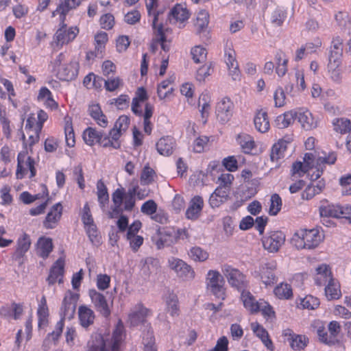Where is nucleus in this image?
Here are the masks:
<instances>
[{
  "mask_svg": "<svg viewBox=\"0 0 351 351\" xmlns=\"http://www.w3.org/2000/svg\"><path fill=\"white\" fill-rule=\"evenodd\" d=\"M254 123L256 129L261 133L268 132L270 128L267 113L262 110L256 112L254 119Z\"/></svg>",
  "mask_w": 351,
  "mask_h": 351,
  "instance_id": "nucleus-42",
  "label": "nucleus"
},
{
  "mask_svg": "<svg viewBox=\"0 0 351 351\" xmlns=\"http://www.w3.org/2000/svg\"><path fill=\"white\" fill-rule=\"evenodd\" d=\"M79 29L76 27H68L66 25H62L56 31L53 36V41L58 49H60L64 45L69 44L73 41L77 34Z\"/></svg>",
  "mask_w": 351,
  "mask_h": 351,
  "instance_id": "nucleus-14",
  "label": "nucleus"
},
{
  "mask_svg": "<svg viewBox=\"0 0 351 351\" xmlns=\"http://www.w3.org/2000/svg\"><path fill=\"white\" fill-rule=\"evenodd\" d=\"M123 86V81L119 77L108 78L104 81V88L108 92H114Z\"/></svg>",
  "mask_w": 351,
  "mask_h": 351,
  "instance_id": "nucleus-62",
  "label": "nucleus"
},
{
  "mask_svg": "<svg viewBox=\"0 0 351 351\" xmlns=\"http://www.w3.org/2000/svg\"><path fill=\"white\" fill-rule=\"evenodd\" d=\"M324 156H319L316 158L315 168L317 169V173L315 174V178L317 179L320 177L323 172L324 168L326 165H333L337 160V154L335 152H329L328 154L323 153Z\"/></svg>",
  "mask_w": 351,
  "mask_h": 351,
  "instance_id": "nucleus-33",
  "label": "nucleus"
},
{
  "mask_svg": "<svg viewBox=\"0 0 351 351\" xmlns=\"http://www.w3.org/2000/svg\"><path fill=\"white\" fill-rule=\"evenodd\" d=\"M108 40V34L105 32H99L95 36V50L99 53H104L106 45Z\"/></svg>",
  "mask_w": 351,
  "mask_h": 351,
  "instance_id": "nucleus-61",
  "label": "nucleus"
},
{
  "mask_svg": "<svg viewBox=\"0 0 351 351\" xmlns=\"http://www.w3.org/2000/svg\"><path fill=\"white\" fill-rule=\"evenodd\" d=\"M53 249V244L51 238L44 236L38 238L36 244V253L39 257L47 259Z\"/></svg>",
  "mask_w": 351,
  "mask_h": 351,
  "instance_id": "nucleus-27",
  "label": "nucleus"
},
{
  "mask_svg": "<svg viewBox=\"0 0 351 351\" xmlns=\"http://www.w3.org/2000/svg\"><path fill=\"white\" fill-rule=\"evenodd\" d=\"M289 346L294 351L304 350L309 343V339L304 335L290 334L288 338Z\"/></svg>",
  "mask_w": 351,
  "mask_h": 351,
  "instance_id": "nucleus-39",
  "label": "nucleus"
},
{
  "mask_svg": "<svg viewBox=\"0 0 351 351\" xmlns=\"http://www.w3.org/2000/svg\"><path fill=\"white\" fill-rule=\"evenodd\" d=\"M78 317L80 325L88 328L94 323V311L86 305H81L78 308Z\"/></svg>",
  "mask_w": 351,
  "mask_h": 351,
  "instance_id": "nucleus-36",
  "label": "nucleus"
},
{
  "mask_svg": "<svg viewBox=\"0 0 351 351\" xmlns=\"http://www.w3.org/2000/svg\"><path fill=\"white\" fill-rule=\"evenodd\" d=\"M320 302L319 298L311 295H306L300 300L299 305L304 309L314 310L319 307Z\"/></svg>",
  "mask_w": 351,
  "mask_h": 351,
  "instance_id": "nucleus-56",
  "label": "nucleus"
},
{
  "mask_svg": "<svg viewBox=\"0 0 351 351\" xmlns=\"http://www.w3.org/2000/svg\"><path fill=\"white\" fill-rule=\"evenodd\" d=\"M241 299L244 307L250 314H256L260 311V300L256 301L255 297L249 291L243 290Z\"/></svg>",
  "mask_w": 351,
  "mask_h": 351,
  "instance_id": "nucleus-30",
  "label": "nucleus"
},
{
  "mask_svg": "<svg viewBox=\"0 0 351 351\" xmlns=\"http://www.w3.org/2000/svg\"><path fill=\"white\" fill-rule=\"evenodd\" d=\"M28 173L30 179L36 176V161L28 154L27 150H21L17 155L16 177L19 180H22Z\"/></svg>",
  "mask_w": 351,
  "mask_h": 351,
  "instance_id": "nucleus-5",
  "label": "nucleus"
},
{
  "mask_svg": "<svg viewBox=\"0 0 351 351\" xmlns=\"http://www.w3.org/2000/svg\"><path fill=\"white\" fill-rule=\"evenodd\" d=\"M298 112L290 110L277 117L276 123L279 128H285L292 124L297 118Z\"/></svg>",
  "mask_w": 351,
  "mask_h": 351,
  "instance_id": "nucleus-47",
  "label": "nucleus"
},
{
  "mask_svg": "<svg viewBox=\"0 0 351 351\" xmlns=\"http://www.w3.org/2000/svg\"><path fill=\"white\" fill-rule=\"evenodd\" d=\"M90 241L95 245L101 243V236L95 223L84 226Z\"/></svg>",
  "mask_w": 351,
  "mask_h": 351,
  "instance_id": "nucleus-59",
  "label": "nucleus"
},
{
  "mask_svg": "<svg viewBox=\"0 0 351 351\" xmlns=\"http://www.w3.org/2000/svg\"><path fill=\"white\" fill-rule=\"evenodd\" d=\"M191 53L195 63H201L206 60L207 55L206 49L200 45L192 48Z\"/></svg>",
  "mask_w": 351,
  "mask_h": 351,
  "instance_id": "nucleus-63",
  "label": "nucleus"
},
{
  "mask_svg": "<svg viewBox=\"0 0 351 351\" xmlns=\"http://www.w3.org/2000/svg\"><path fill=\"white\" fill-rule=\"evenodd\" d=\"M143 343L144 345L143 351H158L155 343V337L152 332H147L143 338Z\"/></svg>",
  "mask_w": 351,
  "mask_h": 351,
  "instance_id": "nucleus-64",
  "label": "nucleus"
},
{
  "mask_svg": "<svg viewBox=\"0 0 351 351\" xmlns=\"http://www.w3.org/2000/svg\"><path fill=\"white\" fill-rule=\"evenodd\" d=\"M198 107L202 117L207 116L210 108V96L207 93H202L199 97Z\"/></svg>",
  "mask_w": 351,
  "mask_h": 351,
  "instance_id": "nucleus-57",
  "label": "nucleus"
},
{
  "mask_svg": "<svg viewBox=\"0 0 351 351\" xmlns=\"http://www.w3.org/2000/svg\"><path fill=\"white\" fill-rule=\"evenodd\" d=\"M47 119V114L43 110H38L36 116L35 114H30L26 121L25 130L42 131L43 124Z\"/></svg>",
  "mask_w": 351,
  "mask_h": 351,
  "instance_id": "nucleus-25",
  "label": "nucleus"
},
{
  "mask_svg": "<svg viewBox=\"0 0 351 351\" xmlns=\"http://www.w3.org/2000/svg\"><path fill=\"white\" fill-rule=\"evenodd\" d=\"M175 80V75H171L158 84L157 95L160 99H169L173 95L175 90L173 84Z\"/></svg>",
  "mask_w": 351,
  "mask_h": 351,
  "instance_id": "nucleus-24",
  "label": "nucleus"
},
{
  "mask_svg": "<svg viewBox=\"0 0 351 351\" xmlns=\"http://www.w3.org/2000/svg\"><path fill=\"white\" fill-rule=\"evenodd\" d=\"M38 325L39 328H45L49 324V308L45 295H43L38 303L37 309Z\"/></svg>",
  "mask_w": 351,
  "mask_h": 351,
  "instance_id": "nucleus-32",
  "label": "nucleus"
},
{
  "mask_svg": "<svg viewBox=\"0 0 351 351\" xmlns=\"http://www.w3.org/2000/svg\"><path fill=\"white\" fill-rule=\"evenodd\" d=\"M166 311L171 317L180 315V305L178 295L173 292H169L165 298Z\"/></svg>",
  "mask_w": 351,
  "mask_h": 351,
  "instance_id": "nucleus-38",
  "label": "nucleus"
},
{
  "mask_svg": "<svg viewBox=\"0 0 351 351\" xmlns=\"http://www.w3.org/2000/svg\"><path fill=\"white\" fill-rule=\"evenodd\" d=\"M293 136L287 134L275 143L271 149L270 158L273 162H278L284 158L287 146L293 141Z\"/></svg>",
  "mask_w": 351,
  "mask_h": 351,
  "instance_id": "nucleus-18",
  "label": "nucleus"
},
{
  "mask_svg": "<svg viewBox=\"0 0 351 351\" xmlns=\"http://www.w3.org/2000/svg\"><path fill=\"white\" fill-rule=\"evenodd\" d=\"M156 146L160 154L169 156L173 153L176 146V141L173 137L166 136L160 138L156 143Z\"/></svg>",
  "mask_w": 351,
  "mask_h": 351,
  "instance_id": "nucleus-26",
  "label": "nucleus"
},
{
  "mask_svg": "<svg viewBox=\"0 0 351 351\" xmlns=\"http://www.w3.org/2000/svg\"><path fill=\"white\" fill-rule=\"evenodd\" d=\"M125 338V328L123 322L119 319L112 332L110 341V350L119 351L120 346ZM86 351H108L106 341L101 335H95L88 342Z\"/></svg>",
  "mask_w": 351,
  "mask_h": 351,
  "instance_id": "nucleus-3",
  "label": "nucleus"
},
{
  "mask_svg": "<svg viewBox=\"0 0 351 351\" xmlns=\"http://www.w3.org/2000/svg\"><path fill=\"white\" fill-rule=\"evenodd\" d=\"M32 244L30 237L28 234L23 233L17 239L14 252L12 254V259L18 262L20 265L24 262V257L30 249Z\"/></svg>",
  "mask_w": 351,
  "mask_h": 351,
  "instance_id": "nucleus-16",
  "label": "nucleus"
},
{
  "mask_svg": "<svg viewBox=\"0 0 351 351\" xmlns=\"http://www.w3.org/2000/svg\"><path fill=\"white\" fill-rule=\"evenodd\" d=\"M97 190L98 202L100 206L104 208L108 204L109 195L108 189L101 180H99L97 183Z\"/></svg>",
  "mask_w": 351,
  "mask_h": 351,
  "instance_id": "nucleus-52",
  "label": "nucleus"
},
{
  "mask_svg": "<svg viewBox=\"0 0 351 351\" xmlns=\"http://www.w3.org/2000/svg\"><path fill=\"white\" fill-rule=\"evenodd\" d=\"M332 123L333 130L341 134H346L351 131V121L347 118H335Z\"/></svg>",
  "mask_w": 351,
  "mask_h": 351,
  "instance_id": "nucleus-50",
  "label": "nucleus"
},
{
  "mask_svg": "<svg viewBox=\"0 0 351 351\" xmlns=\"http://www.w3.org/2000/svg\"><path fill=\"white\" fill-rule=\"evenodd\" d=\"M224 60L229 71V75L234 80L239 79L241 72L239 69V64L236 60V53L232 45H226L224 50Z\"/></svg>",
  "mask_w": 351,
  "mask_h": 351,
  "instance_id": "nucleus-17",
  "label": "nucleus"
},
{
  "mask_svg": "<svg viewBox=\"0 0 351 351\" xmlns=\"http://www.w3.org/2000/svg\"><path fill=\"white\" fill-rule=\"evenodd\" d=\"M234 105L230 98L224 97L216 104L215 114L217 120L221 124L227 123L232 117Z\"/></svg>",
  "mask_w": 351,
  "mask_h": 351,
  "instance_id": "nucleus-11",
  "label": "nucleus"
},
{
  "mask_svg": "<svg viewBox=\"0 0 351 351\" xmlns=\"http://www.w3.org/2000/svg\"><path fill=\"white\" fill-rule=\"evenodd\" d=\"M88 295L96 310L104 317H108L111 311L105 296L95 289H90Z\"/></svg>",
  "mask_w": 351,
  "mask_h": 351,
  "instance_id": "nucleus-20",
  "label": "nucleus"
},
{
  "mask_svg": "<svg viewBox=\"0 0 351 351\" xmlns=\"http://www.w3.org/2000/svg\"><path fill=\"white\" fill-rule=\"evenodd\" d=\"M285 241V234L280 230L269 232L262 239L264 248L269 252H276Z\"/></svg>",
  "mask_w": 351,
  "mask_h": 351,
  "instance_id": "nucleus-12",
  "label": "nucleus"
},
{
  "mask_svg": "<svg viewBox=\"0 0 351 351\" xmlns=\"http://www.w3.org/2000/svg\"><path fill=\"white\" fill-rule=\"evenodd\" d=\"M251 329L254 334L263 343L264 346L269 351H274L275 346L269 335L267 330L257 322L251 324Z\"/></svg>",
  "mask_w": 351,
  "mask_h": 351,
  "instance_id": "nucleus-22",
  "label": "nucleus"
},
{
  "mask_svg": "<svg viewBox=\"0 0 351 351\" xmlns=\"http://www.w3.org/2000/svg\"><path fill=\"white\" fill-rule=\"evenodd\" d=\"M191 13L185 3H176L170 8L167 16V21L178 28L185 27Z\"/></svg>",
  "mask_w": 351,
  "mask_h": 351,
  "instance_id": "nucleus-8",
  "label": "nucleus"
},
{
  "mask_svg": "<svg viewBox=\"0 0 351 351\" xmlns=\"http://www.w3.org/2000/svg\"><path fill=\"white\" fill-rule=\"evenodd\" d=\"M282 206V201L280 196L277 193L271 195L268 213L271 216L277 215Z\"/></svg>",
  "mask_w": 351,
  "mask_h": 351,
  "instance_id": "nucleus-55",
  "label": "nucleus"
},
{
  "mask_svg": "<svg viewBox=\"0 0 351 351\" xmlns=\"http://www.w3.org/2000/svg\"><path fill=\"white\" fill-rule=\"evenodd\" d=\"M147 99L148 95L146 89L143 87L138 88L132 102V111L135 115L138 117L143 115L141 103Z\"/></svg>",
  "mask_w": 351,
  "mask_h": 351,
  "instance_id": "nucleus-28",
  "label": "nucleus"
},
{
  "mask_svg": "<svg viewBox=\"0 0 351 351\" xmlns=\"http://www.w3.org/2000/svg\"><path fill=\"white\" fill-rule=\"evenodd\" d=\"M51 73L59 80L70 82L79 74L80 64L71 60L65 52H61L49 64Z\"/></svg>",
  "mask_w": 351,
  "mask_h": 351,
  "instance_id": "nucleus-2",
  "label": "nucleus"
},
{
  "mask_svg": "<svg viewBox=\"0 0 351 351\" xmlns=\"http://www.w3.org/2000/svg\"><path fill=\"white\" fill-rule=\"evenodd\" d=\"M237 141L240 145L242 152L245 154H252V151L256 147L254 138L247 134H239Z\"/></svg>",
  "mask_w": 351,
  "mask_h": 351,
  "instance_id": "nucleus-37",
  "label": "nucleus"
},
{
  "mask_svg": "<svg viewBox=\"0 0 351 351\" xmlns=\"http://www.w3.org/2000/svg\"><path fill=\"white\" fill-rule=\"evenodd\" d=\"M343 38L339 36H334L331 41L329 60H342Z\"/></svg>",
  "mask_w": 351,
  "mask_h": 351,
  "instance_id": "nucleus-43",
  "label": "nucleus"
},
{
  "mask_svg": "<svg viewBox=\"0 0 351 351\" xmlns=\"http://www.w3.org/2000/svg\"><path fill=\"white\" fill-rule=\"evenodd\" d=\"M79 299V295L71 291H68L62 300L60 308V316L63 319H71L73 318L75 313L77 302Z\"/></svg>",
  "mask_w": 351,
  "mask_h": 351,
  "instance_id": "nucleus-15",
  "label": "nucleus"
},
{
  "mask_svg": "<svg viewBox=\"0 0 351 351\" xmlns=\"http://www.w3.org/2000/svg\"><path fill=\"white\" fill-rule=\"evenodd\" d=\"M260 311L264 318L267 320L274 319L276 318V313L274 308L269 303L263 299H260Z\"/></svg>",
  "mask_w": 351,
  "mask_h": 351,
  "instance_id": "nucleus-60",
  "label": "nucleus"
},
{
  "mask_svg": "<svg viewBox=\"0 0 351 351\" xmlns=\"http://www.w3.org/2000/svg\"><path fill=\"white\" fill-rule=\"evenodd\" d=\"M342 60H329L328 63V72L331 80L339 83L342 78L341 65Z\"/></svg>",
  "mask_w": 351,
  "mask_h": 351,
  "instance_id": "nucleus-45",
  "label": "nucleus"
},
{
  "mask_svg": "<svg viewBox=\"0 0 351 351\" xmlns=\"http://www.w3.org/2000/svg\"><path fill=\"white\" fill-rule=\"evenodd\" d=\"M148 195L145 189H138L134 186L126 192L125 189L121 186L115 189L112 193V205L108 213L110 219L117 217L124 211L131 212L136 204L135 196L138 199H143Z\"/></svg>",
  "mask_w": 351,
  "mask_h": 351,
  "instance_id": "nucleus-1",
  "label": "nucleus"
},
{
  "mask_svg": "<svg viewBox=\"0 0 351 351\" xmlns=\"http://www.w3.org/2000/svg\"><path fill=\"white\" fill-rule=\"evenodd\" d=\"M38 99L43 101L47 108L56 110L58 108V104L53 99L51 92L47 87L44 86L39 90Z\"/></svg>",
  "mask_w": 351,
  "mask_h": 351,
  "instance_id": "nucleus-46",
  "label": "nucleus"
},
{
  "mask_svg": "<svg viewBox=\"0 0 351 351\" xmlns=\"http://www.w3.org/2000/svg\"><path fill=\"white\" fill-rule=\"evenodd\" d=\"M340 205L330 204L328 200L324 199L321 202L319 208V215L322 217H332L339 219Z\"/></svg>",
  "mask_w": 351,
  "mask_h": 351,
  "instance_id": "nucleus-31",
  "label": "nucleus"
},
{
  "mask_svg": "<svg viewBox=\"0 0 351 351\" xmlns=\"http://www.w3.org/2000/svg\"><path fill=\"white\" fill-rule=\"evenodd\" d=\"M204 206V200L201 196L196 195L191 201L190 206L186 211V217L189 219L198 218Z\"/></svg>",
  "mask_w": 351,
  "mask_h": 351,
  "instance_id": "nucleus-35",
  "label": "nucleus"
},
{
  "mask_svg": "<svg viewBox=\"0 0 351 351\" xmlns=\"http://www.w3.org/2000/svg\"><path fill=\"white\" fill-rule=\"evenodd\" d=\"M102 136L103 132L97 131L96 128L93 127H88L82 133V138L84 143L90 147L98 144Z\"/></svg>",
  "mask_w": 351,
  "mask_h": 351,
  "instance_id": "nucleus-40",
  "label": "nucleus"
},
{
  "mask_svg": "<svg viewBox=\"0 0 351 351\" xmlns=\"http://www.w3.org/2000/svg\"><path fill=\"white\" fill-rule=\"evenodd\" d=\"M154 113V106L150 103H146L145 105V112H143L144 122V131L145 133L150 134L152 130L150 119Z\"/></svg>",
  "mask_w": 351,
  "mask_h": 351,
  "instance_id": "nucleus-54",
  "label": "nucleus"
},
{
  "mask_svg": "<svg viewBox=\"0 0 351 351\" xmlns=\"http://www.w3.org/2000/svg\"><path fill=\"white\" fill-rule=\"evenodd\" d=\"M287 17V11L284 9L278 8L271 12L270 21L274 26L280 27L283 25Z\"/></svg>",
  "mask_w": 351,
  "mask_h": 351,
  "instance_id": "nucleus-53",
  "label": "nucleus"
},
{
  "mask_svg": "<svg viewBox=\"0 0 351 351\" xmlns=\"http://www.w3.org/2000/svg\"><path fill=\"white\" fill-rule=\"evenodd\" d=\"M63 213V206L60 202L53 205L47 213L43 223L46 229L55 228L61 219Z\"/></svg>",
  "mask_w": 351,
  "mask_h": 351,
  "instance_id": "nucleus-19",
  "label": "nucleus"
},
{
  "mask_svg": "<svg viewBox=\"0 0 351 351\" xmlns=\"http://www.w3.org/2000/svg\"><path fill=\"white\" fill-rule=\"evenodd\" d=\"M276 269V261H268L259 267L258 270L254 273V277L259 278L266 287L271 286L278 280L275 274Z\"/></svg>",
  "mask_w": 351,
  "mask_h": 351,
  "instance_id": "nucleus-10",
  "label": "nucleus"
},
{
  "mask_svg": "<svg viewBox=\"0 0 351 351\" xmlns=\"http://www.w3.org/2000/svg\"><path fill=\"white\" fill-rule=\"evenodd\" d=\"M207 289L216 298L221 300L226 298L225 280L217 270H209L206 278Z\"/></svg>",
  "mask_w": 351,
  "mask_h": 351,
  "instance_id": "nucleus-7",
  "label": "nucleus"
},
{
  "mask_svg": "<svg viewBox=\"0 0 351 351\" xmlns=\"http://www.w3.org/2000/svg\"><path fill=\"white\" fill-rule=\"evenodd\" d=\"M64 273V260L59 258L51 266L47 281L49 285L55 284L56 282L62 283Z\"/></svg>",
  "mask_w": 351,
  "mask_h": 351,
  "instance_id": "nucleus-23",
  "label": "nucleus"
},
{
  "mask_svg": "<svg viewBox=\"0 0 351 351\" xmlns=\"http://www.w3.org/2000/svg\"><path fill=\"white\" fill-rule=\"evenodd\" d=\"M309 170V169L300 161L293 163L291 169V178L292 180L295 178H302Z\"/></svg>",
  "mask_w": 351,
  "mask_h": 351,
  "instance_id": "nucleus-58",
  "label": "nucleus"
},
{
  "mask_svg": "<svg viewBox=\"0 0 351 351\" xmlns=\"http://www.w3.org/2000/svg\"><path fill=\"white\" fill-rule=\"evenodd\" d=\"M209 18V13L206 10H201L197 12L194 25L198 33H200L208 27Z\"/></svg>",
  "mask_w": 351,
  "mask_h": 351,
  "instance_id": "nucleus-51",
  "label": "nucleus"
},
{
  "mask_svg": "<svg viewBox=\"0 0 351 351\" xmlns=\"http://www.w3.org/2000/svg\"><path fill=\"white\" fill-rule=\"evenodd\" d=\"M324 237L317 228H301L295 232L291 239V244L298 250H313L323 241Z\"/></svg>",
  "mask_w": 351,
  "mask_h": 351,
  "instance_id": "nucleus-4",
  "label": "nucleus"
},
{
  "mask_svg": "<svg viewBox=\"0 0 351 351\" xmlns=\"http://www.w3.org/2000/svg\"><path fill=\"white\" fill-rule=\"evenodd\" d=\"M64 130L66 145L69 147H73L75 145V136L71 117H66L64 118Z\"/></svg>",
  "mask_w": 351,
  "mask_h": 351,
  "instance_id": "nucleus-48",
  "label": "nucleus"
},
{
  "mask_svg": "<svg viewBox=\"0 0 351 351\" xmlns=\"http://www.w3.org/2000/svg\"><path fill=\"white\" fill-rule=\"evenodd\" d=\"M168 263L170 269L173 270L180 278L189 280L195 278L193 269L182 259L172 257L169 259Z\"/></svg>",
  "mask_w": 351,
  "mask_h": 351,
  "instance_id": "nucleus-13",
  "label": "nucleus"
},
{
  "mask_svg": "<svg viewBox=\"0 0 351 351\" xmlns=\"http://www.w3.org/2000/svg\"><path fill=\"white\" fill-rule=\"evenodd\" d=\"M275 297L279 300H289L293 297V289L291 285L287 282H280L274 289Z\"/></svg>",
  "mask_w": 351,
  "mask_h": 351,
  "instance_id": "nucleus-41",
  "label": "nucleus"
},
{
  "mask_svg": "<svg viewBox=\"0 0 351 351\" xmlns=\"http://www.w3.org/2000/svg\"><path fill=\"white\" fill-rule=\"evenodd\" d=\"M325 294L328 300H337L341 297L340 285L336 279L333 278L325 286Z\"/></svg>",
  "mask_w": 351,
  "mask_h": 351,
  "instance_id": "nucleus-49",
  "label": "nucleus"
},
{
  "mask_svg": "<svg viewBox=\"0 0 351 351\" xmlns=\"http://www.w3.org/2000/svg\"><path fill=\"white\" fill-rule=\"evenodd\" d=\"M152 315V311L145 306L141 302L138 303L134 307V309L128 315V319L132 326H136L145 322L147 317Z\"/></svg>",
  "mask_w": 351,
  "mask_h": 351,
  "instance_id": "nucleus-21",
  "label": "nucleus"
},
{
  "mask_svg": "<svg viewBox=\"0 0 351 351\" xmlns=\"http://www.w3.org/2000/svg\"><path fill=\"white\" fill-rule=\"evenodd\" d=\"M333 278L331 269L328 265L323 264L316 269V274L314 279L315 283L317 286H326Z\"/></svg>",
  "mask_w": 351,
  "mask_h": 351,
  "instance_id": "nucleus-29",
  "label": "nucleus"
},
{
  "mask_svg": "<svg viewBox=\"0 0 351 351\" xmlns=\"http://www.w3.org/2000/svg\"><path fill=\"white\" fill-rule=\"evenodd\" d=\"M297 118L302 128L306 130L315 128L317 125V119L313 117L311 112L308 110L298 112Z\"/></svg>",
  "mask_w": 351,
  "mask_h": 351,
  "instance_id": "nucleus-44",
  "label": "nucleus"
},
{
  "mask_svg": "<svg viewBox=\"0 0 351 351\" xmlns=\"http://www.w3.org/2000/svg\"><path fill=\"white\" fill-rule=\"evenodd\" d=\"M145 7L148 14L149 21L154 34H161L163 32L164 8L159 6V0H145Z\"/></svg>",
  "mask_w": 351,
  "mask_h": 351,
  "instance_id": "nucleus-6",
  "label": "nucleus"
},
{
  "mask_svg": "<svg viewBox=\"0 0 351 351\" xmlns=\"http://www.w3.org/2000/svg\"><path fill=\"white\" fill-rule=\"evenodd\" d=\"M221 271L232 287L242 291L247 287L249 281L247 276L239 269L225 264L222 266Z\"/></svg>",
  "mask_w": 351,
  "mask_h": 351,
  "instance_id": "nucleus-9",
  "label": "nucleus"
},
{
  "mask_svg": "<svg viewBox=\"0 0 351 351\" xmlns=\"http://www.w3.org/2000/svg\"><path fill=\"white\" fill-rule=\"evenodd\" d=\"M88 114L99 126L104 128L108 126V121L107 117L104 114L98 104H93L89 106Z\"/></svg>",
  "mask_w": 351,
  "mask_h": 351,
  "instance_id": "nucleus-34",
  "label": "nucleus"
}]
</instances>
